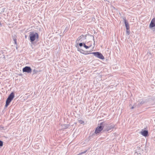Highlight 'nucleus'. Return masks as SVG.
<instances>
[{
  "label": "nucleus",
  "instance_id": "16",
  "mask_svg": "<svg viewBox=\"0 0 155 155\" xmlns=\"http://www.w3.org/2000/svg\"><path fill=\"white\" fill-rule=\"evenodd\" d=\"M83 46L86 49H87L88 48H89L91 46H87L86 45H85V44L84 43V45H83Z\"/></svg>",
  "mask_w": 155,
  "mask_h": 155
},
{
  "label": "nucleus",
  "instance_id": "12",
  "mask_svg": "<svg viewBox=\"0 0 155 155\" xmlns=\"http://www.w3.org/2000/svg\"><path fill=\"white\" fill-rule=\"evenodd\" d=\"M126 28L127 30H128L130 28L129 24L127 22H125V23Z\"/></svg>",
  "mask_w": 155,
  "mask_h": 155
},
{
  "label": "nucleus",
  "instance_id": "7",
  "mask_svg": "<svg viewBox=\"0 0 155 155\" xmlns=\"http://www.w3.org/2000/svg\"><path fill=\"white\" fill-rule=\"evenodd\" d=\"M155 26V18H153L151 21L149 25L150 28H152Z\"/></svg>",
  "mask_w": 155,
  "mask_h": 155
},
{
  "label": "nucleus",
  "instance_id": "19",
  "mask_svg": "<svg viewBox=\"0 0 155 155\" xmlns=\"http://www.w3.org/2000/svg\"><path fill=\"white\" fill-rule=\"evenodd\" d=\"M84 43H80L79 44V46L80 47H81L82 46H83L84 45Z\"/></svg>",
  "mask_w": 155,
  "mask_h": 155
},
{
  "label": "nucleus",
  "instance_id": "5",
  "mask_svg": "<svg viewBox=\"0 0 155 155\" xmlns=\"http://www.w3.org/2000/svg\"><path fill=\"white\" fill-rule=\"evenodd\" d=\"M104 126H105V127L104 128V131H109L110 130L113 129L114 128V125H109L106 124L105 123H103Z\"/></svg>",
  "mask_w": 155,
  "mask_h": 155
},
{
  "label": "nucleus",
  "instance_id": "17",
  "mask_svg": "<svg viewBox=\"0 0 155 155\" xmlns=\"http://www.w3.org/2000/svg\"><path fill=\"white\" fill-rule=\"evenodd\" d=\"M87 151V150H85L83 152H82L81 153H79V154H78V155H81V154H84L85 153H86V152Z\"/></svg>",
  "mask_w": 155,
  "mask_h": 155
},
{
  "label": "nucleus",
  "instance_id": "8",
  "mask_svg": "<svg viewBox=\"0 0 155 155\" xmlns=\"http://www.w3.org/2000/svg\"><path fill=\"white\" fill-rule=\"evenodd\" d=\"M148 132L146 130H143L140 132V134L143 136L147 137L148 134Z\"/></svg>",
  "mask_w": 155,
  "mask_h": 155
},
{
  "label": "nucleus",
  "instance_id": "23",
  "mask_svg": "<svg viewBox=\"0 0 155 155\" xmlns=\"http://www.w3.org/2000/svg\"><path fill=\"white\" fill-rule=\"evenodd\" d=\"M123 19L124 20V23H125V22H127L125 17H123Z\"/></svg>",
  "mask_w": 155,
  "mask_h": 155
},
{
  "label": "nucleus",
  "instance_id": "11",
  "mask_svg": "<svg viewBox=\"0 0 155 155\" xmlns=\"http://www.w3.org/2000/svg\"><path fill=\"white\" fill-rule=\"evenodd\" d=\"M61 126L63 129H66L68 127L69 125L66 124H63L61 125Z\"/></svg>",
  "mask_w": 155,
  "mask_h": 155
},
{
  "label": "nucleus",
  "instance_id": "14",
  "mask_svg": "<svg viewBox=\"0 0 155 155\" xmlns=\"http://www.w3.org/2000/svg\"><path fill=\"white\" fill-rule=\"evenodd\" d=\"M147 55L148 57H149L150 58H151L152 56V54L150 51L147 52Z\"/></svg>",
  "mask_w": 155,
  "mask_h": 155
},
{
  "label": "nucleus",
  "instance_id": "22",
  "mask_svg": "<svg viewBox=\"0 0 155 155\" xmlns=\"http://www.w3.org/2000/svg\"><path fill=\"white\" fill-rule=\"evenodd\" d=\"M126 32L127 34H128V35H129L130 34V32L129 31L127 30V31H126Z\"/></svg>",
  "mask_w": 155,
  "mask_h": 155
},
{
  "label": "nucleus",
  "instance_id": "24",
  "mask_svg": "<svg viewBox=\"0 0 155 155\" xmlns=\"http://www.w3.org/2000/svg\"><path fill=\"white\" fill-rule=\"evenodd\" d=\"M13 39L14 40V39H16V37H15V36H13Z\"/></svg>",
  "mask_w": 155,
  "mask_h": 155
},
{
  "label": "nucleus",
  "instance_id": "10",
  "mask_svg": "<svg viewBox=\"0 0 155 155\" xmlns=\"http://www.w3.org/2000/svg\"><path fill=\"white\" fill-rule=\"evenodd\" d=\"M83 38H84V35H81L77 39V41H82L83 40H82V39Z\"/></svg>",
  "mask_w": 155,
  "mask_h": 155
},
{
  "label": "nucleus",
  "instance_id": "18",
  "mask_svg": "<svg viewBox=\"0 0 155 155\" xmlns=\"http://www.w3.org/2000/svg\"><path fill=\"white\" fill-rule=\"evenodd\" d=\"M3 145V142L0 140V147H2Z\"/></svg>",
  "mask_w": 155,
  "mask_h": 155
},
{
  "label": "nucleus",
  "instance_id": "26",
  "mask_svg": "<svg viewBox=\"0 0 155 155\" xmlns=\"http://www.w3.org/2000/svg\"><path fill=\"white\" fill-rule=\"evenodd\" d=\"M14 40V41L15 42V41H16V39H14V40Z\"/></svg>",
  "mask_w": 155,
  "mask_h": 155
},
{
  "label": "nucleus",
  "instance_id": "3",
  "mask_svg": "<svg viewBox=\"0 0 155 155\" xmlns=\"http://www.w3.org/2000/svg\"><path fill=\"white\" fill-rule=\"evenodd\" d=\"M105 126H104L103 123H102L100 124V126H98L96 129L95 133L96 134L99 133L102 130L104 131V128Z\"/></svg>",
  "mask_w": 155,
  "mask_h": 155
},
{
  "label": "nucleus",
  "instance_id": "21",
  "mask_svg": "<svg viewBox=\"0 0 155 155\" xmlns=\"http://www.w3.org/2000/svg\"><path fill=\"white\" fill-rule=\"evenodd\" d=\"M79 122L81 124H82L84 123V122L82 120H79Z\"/></svg>",
  "mask_w": 155,
  "mask_h": 155
},
{
  "label": "nucleus",
  "instance_id": "4",
  "mask_svg": "<svg viewBox=\"0 0 155 155\" xmlns=\"http://www.w3.org/2000/svg\"><path fill=\"white\" fill-rule=\"evenodd\" d=\"M91 54H93L95 56L100 59L103 60L104 58L102 54L100 52H93L91 53Z\"/></svg>",
  "mask_w": 155,
  "mask_h": 155
},
{
  "label": "nucleus",
  "instance_id": "13",
  "mask_svg": "<svg viewBox=\"0 0 155 155\" xmlns=\"http://www.w3.org/2000/svg\"><path fill=\"white\" fill-rule=\"evenodd\" d=\"M38 70H37L36 69H34L33 71L32 74H35L38 73Z\"/></svg>",
  "mask_w": 155,
  "mask_h": 155
},
{
  "label": "nucleus",
  "instance_id": "6",
  "mask_svg": "<svg viewBox=\"0 0 155 155\" xmlns=\"http://www.w3.org/2000/svg\"><path fill=\"white\" fill-rule=\"evenodd\" d=\"M22 71L23 72H26L29 73L31 72V69L30 67L26 66L23 68Z\"/></svg>",
  "mask_w": 155,
  "mask_h": 155
},
{
  "label": "nucleus",
  "instance_id": "2",
  "mask_svg": "<svg viewBox=\"0 0 155 155\" xmlns=\"http://www.w3.org/2000/svg\"><path fill=\"white\" fill-rule=\"evenodd\" d=\"M14 97V92H12L9 95L6 100V104L5 105V107H7L9 105V103L11 102Z\"/></svg>",
  "mask_w": 155,
  "mask_h": 155
},
{
  "label": "nucleus",
  "instance_id": "15",
  "mask_svg": "<svg viewBox=\"0 0 155 155\" xmlns=\"http://www.w3.org/2000/svg\"><path fill=\"white\" fill-rule=\"evenodd\" d=\"M90 54H91V53H90V51H85V52L83 53V54H84L85 55H87Z\"/></svg>",
  "mask_w": 155,
  "mask_h": 155
},
{
  "label": "nucleus",
  "instance_id": "1",
  "mask_svg": "<svg viewBox=\"0 0 155 155\" xmlns=\"http://www.w3.org/2000/svg\"><path fill=\"white\" fill-rule=\"evenodd\" d=\"M39 35L37 33L34 32H30L29 33V38L31 42H33L36 39H38Z\"/></svg>",
  "mask_w": 155,
  "mask_h": 155
},
{
  "label": "nucleus",
  "instance_id": "9",
  "mask_svg": "<svg viewBox=\"0 0 155 155\" xmlns=\"http://www.w3.org/2000/svg\"><path fill=\"white\" fill-rule=\"evenodd\" d=\"M76 47L78 48V51H80L81 53L83 54V53H84V52H85V51H84V50L80 49L79 48V46H77Z\"/></svg>",
  "mask_w": 155,
  "mask_h": 155
},
{
  "label": "nucleus",
  "instance_id": "20",
  "mask_svg": "<svg viewBox=\"0 0 155 155\" xmlns=\"http://www.w3.org/2000/svg\"><path fill=\"white\" fill-rule=\"evenodd\" d=\"M144 102L142 101H141V102H140V104H139V103L138 104L139 105H141L142 104H143Z\"/></svg>",
  "mask_w": 155,
  "mask_h": 155
},
{
  "label": "nucleus",
  "instance_id": "29",
  "mask_svg": "<svg viewBox=\"0 0 155 155\" xmlns=\"http://www.w3.org/2000/svg\"><path fill=\"white\" fill-rule=\"evenodd\" d=\"M1 127V126H0V128Z\"/></svg>",
  "mask_w": 155,
  "mask_h": 155
},
{
  "label": "nucleus",
  "instance_id": "25",
  "mask_svg": "<svg viewBox=\"0 0 155 155\" xmlns=\"http://www.w3.org/2000/svg\"><path fill=\"white\" fill-rule=\"evenodd\" d=\"M14 43H15V44H16H16H17V41H15V42H14Z\"/></svg>",
  "mask_w": 155,
  "mask_h": 155
},
{
  "label": "nucleus",
  "instance_id": "27",
  "mask_svg": "<svg viewBox=\"0 0 155 155\" xmlns=\"http://www.w3.org/2000/svg\"><path fill=\"white\" fill-rule=\"evenodd\" d=\"M131 109H133V108H134V107H131Z\"/></svg>",
  "mask_w": 155,
  "mask_h": 155
},
{
  "label": "nucleus",
  "instance_id": "28",
  "mask_svg": "<svg viewBox=\"0 0 155 155\" xmlns=\"http://www.w3.org/2000/svg\"><path fill=\"white\" fill-rule=\"evenodd\" d=\"M0 25H2V24H1V23H0Z\"/></svg>",
  "mask_w": 155,
  "mask_h": 155
}]
</instances>
